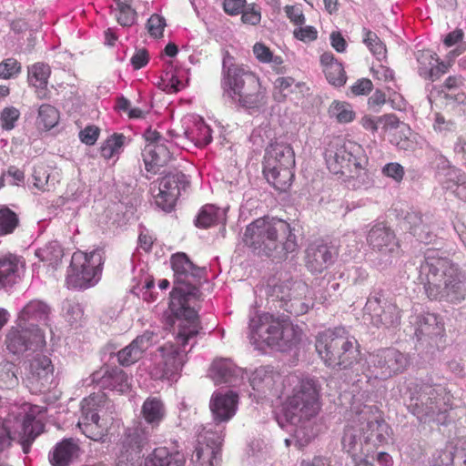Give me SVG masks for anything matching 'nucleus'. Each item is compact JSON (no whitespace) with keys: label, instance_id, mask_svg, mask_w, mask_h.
<instances>
[{"label":"nucleus","instance_id":"52","mask_svg":"<svg viewBox=\"0 0 466 466\" xmlns=\"http://www.w3.org/2000/svg\"><path fill=\"white\" fill-rule=\"evenodd\" d=\"M19 219L15 212L0 205V236L12 234L17 228Z\"/></svg>","mask_w":466,"mask_h":466},{"label":"nucleus","instance_id":"36","mask_svg":"<svg viewBox=\"0 0 466 466\" xmlns=\"http://www.w3.org/2000/svg\"><path fill=\"white\" fill-rule=\"evenodd\" d=\"M33 186L39 191H51L56 183L60 181V172L52 167L45 164H38L34 167L32 174Z\"/></svg>","mask_w":466,"mask_h":466},{"label":"nucleus","instance_id":"48","mask_svg":"<svg viewBox=\"0 0 466 466\" xmlns=\"http://www.w3.org/2000/svg\"><path fill=\"white\" fill-rule=\"evenodd\" d=\"M419 63V75L425 79H434V63L438 62V57L431 51H420L417 56Z\"/></svg>","mask_w":466,"mask_h":466},{"label":"nucleus","instance_id":"15","mask_svg":"<svg viewBox=\"0 0 466 466\" xmlns=\"http://www.w3.org/2000/svg\"><path fill=\"white\" fill-rule=\"evenodd\" d=\"M238 395L234 391H215L209 401L213 421L205 426H200L199 430L205 431L207 433L215 434V441L224 440L225 424L235 416L238 410Z\"/></svg>","mask_w":466,"mask_h":466},{"label":"nucleus","instance_id":"4","mask_svg":"<svg viewBox=\"0 0 466 466\" xmlns=\"http://www.w3.org/2000/svg\"><path fill=\"white\" fill-rule=\"evenodd\" d=\"M391 430L376 406L358 403L354 400L343 432L342 449L354 461L368 458L374 448L387 442Z\"/></svg>","mask_w":466,"mask_h":466},{"label":"nucleus","instance_id":"51","mask_svg":"<svg viewBox=\"0 0 466 466\" xmlns=\"http://www.w3.org/2000/svg\"><path fill=\"white\" fill-rule=\"evenodd\" d=\"M363 42L372 53V55L379 60L381 61L386 57V46L378 37L376 33L364 28L363 29Z\"/></svg>","mask_w":466,"mask_h":466},{"label":"nucleus","instance_id":"59","mask_svg":"<svg viewBox=\"0 0 466 466\" xmlns=\"http://www.w3.org/2000/svg\"><path fill=\"white\" fill-rule=\"evenodd\" d=\"M20 112L15 106L5 107L0 113L1 127L5 130H12L19 119Z\"/></svg>","mask_w":466,"mask_h":466},{"label":"nucleus","instance_id":"19","mask_svg":"<svg viewBox=\"0 0 466 466\" xmlns=\"http://www.w3.org/2000/svg\"><path fill=\"white\" fill-rule=\"evenodd\" d=\"M25 383L30 391L35 394L47 392L56 387L54 365L49 357L36 353L28 360Z\"/></svg>","mask_w":466,"mask_h":466},{"label":"nucleus","instance_id":"6","mask_svg":"<svg viewBox=\"0 0 466 466\" xmlns=\"http://www.w3.org/2000/svg\"><path fill=\"white\" fill-rule=\"evenodd\" d=\"M328 169L340 177L354 188L369 187L372 184L367 169L369 158L361 145L342 137L332 139L325 149Z\"/></svg>","mask_w":466,"mask_h":466},{"label":"nucleus","instance_id":"10","mask_svg":"<svg viewBox=\"0 0 466 466\" xmlns=\"http://www.w3.org/2000/svg\"><path fill=\"white\" fill-rule=\"evenodd\" d=\"M248 339L256 349L270 347L281 351L297 346L302 331L287 319L275 318L269 313L258 314L249 320Z\"/></svg>","mask_w":466,"mask_h":466},{"label":"nucleus","instance_id":"55","mask_svg":"<svg viewBox=\"0 0 466 466\" xmlns=\"http://www.w3.org/2000/svg\"><path fill=\"white\" fill-rule=\"evenodd\" d=\"M17 368L11 361H2L0 363V381L6 388L15 387L18 383L16 376Z\"/></svg>","mask_w":466,"mask_h":466},{"label":"nucleus","instance_id":"64","mask_svg":"<svg viewBox=\"0 0 466 466\" xmlns=\"http://www.w3.org/2000/svg\"><path fill=\"white\" fill-rule=\"evenodd\" d=\"M378 132L387 133L396 129L400 126V121L395 115L387 114L378 116Z\"/></svg>","mask_w":466,"mask_h":466},{"label":"nucleus","instance_id":"1","mask_svg":"<svg viewBox=\"0 0 466 466\" xmlns=\"http://www.w3.org/2000/svg\"><path fill=\"white\" fill-rule=\"evenodd\" d=\"M358 340L343 327L319 332L316 350L329 367H339L347 372L349 382L385 380L402 372L408 366L407 357L393 348L381 349L369 354L365 362L360 359Z\"/></svg>","mask_w":466,"mask_h":466},{"label":"nucleus","instance_id":"56","mask_svg":"<svg viewBox=\"0 0 466 466\" xmlns=\"http://www.w3.org/2000/svg\"><path fill=\"white\" fill-rule=\"evenodd\" d=\"M115 16L122 26H131L136 21V11L131 7V4L118 5L113 9Z\"/></svg>","mask_w":466,"mask_h":466},{"label":"nucleus","instance_id":"18","mask_svg":"<svg viewBox=\"0 0 466 466\" xmlns=\"http://www.w3.org/2000/svg\"><path fill=\"white\" fill-rule=\"evenodd\" d=\"M144 138L146 145L142 150V159L147 172L154 175L171 159L173 143L152 129L144 133Z\"/></svg>","mask_w":466,"mask_h":466},{"label":"nucleus","instance_id":"29","mask_svg":"<svg viewBox=\"0 0 466 466\" xmlns=\"http://www.w3.org/2000/svg\"><path fill=\"white\" fill-rule=\"evenodd\" d=\"M245 371L237 367L230 360L219 359L213 361L209 376L216 384L238 386L244 379Z\"/></svg>","mask_w":466,"mask_h":466},{"label":"nucleus","instance_id":"44","mask_svg":"<svg viewBox=\"0 0 466 466\" xmlns=\"http://www.w3.org/2000/svg\"><path fill=\"white\" fill-rule=\"evenodd\" d=\"M133 280L135 285L132 288V292L137 295H142L143 299L147 301L155 300L151 289L155 287L152 276L148 275L143 267L134 268Z\"/></svg>","mask_w":466,"mask_h":466},{"label":"nucleus","instance_id":"34","mask_svg":"<svg viewBox=\"0 0 466 466\" xmlns=\"http://www.w3.org/2000/svg\"><path fill=\"white\" fill-rule=\"evenodd\" d=\"M171 265L177 283H189V278H200L205 271V268H196L184 253L173 255Z\"/></svg>","mask_w":466,"mask_h":466},{"label":"nucleus","instance_id":"50","mask_svg":"<svg viewBox=\"0 0 466 466\" xmlns=\"http://www.w3.org/2000/svg\"><path fill=\"white\" fill-rule=\"evenodd\" d=\"M455 446L449 442L443 449L436 450L431 455L430 466H455Z\"/></svg>","mask_w":466,"mask_h":466},{"label":"nucleus","instance_id":"57","mask_svg":"<svg viewBox=\"0 0 466 466\" xmlns=\"http://www.w3.org/2000/svg\"><path fill=\"white\" fill-rule=\"evenodd\" d=\"M432 127L435 132L447 136L455 132L456 123L451 119H446L441 113H434Z\"/></svg>","mask_w":466,"mask_h":466},{"label":"nucleus","instance_id":"17","mask_svg":"<svg viewBox=\"0 0 466 466\" xmlns=\"http://www.w3.org/2000/svg\"><path fill=\"white\" fill-rule=\"evenodd\" d=\"M370 248L378 254L385 265L390 264L400 254V242L394 230L384 221L374 222L366 237Z\"/></svg>","mask_w":466,"mask_h":466},{"label":"nucleus","instance_id":"21","mask_svg":"<svg viewBox=\"0 0 466 466\" xmlns=\"http://www.w3.org/2000/svg\"><path fill=\"white\" fill-rule=\"evenodd\" d=\"M380 290L372 291L364 307V314L369 315L376 327H395L400 322V310L396 304L382 299Z\"/></svg>","mask_w":466,"mask_h":466},{"label":"nucleus","instance_id":"49","mask_svg":"<svg viewBox=\"0 0 466 466\" xmlns=\"http://www.w3.org/2000/svg\"><path fill=\"white\" fill-rule=\"evenodd\" d=\"M59 118V112L55 106L43 104L38 109L36 122L39 127L50 130L58 124Z\"/></svg>","mask_w":466,"mask_h":466},{"label":"nucleus","instance_id":"58","mask_svg":"<svg viewBox=\"0 0 466 466\" xmlns=\"http://www.w3.org/2000/svg\"><path fill=\"white\" fill-rule=\"evenodd\" d=\"M373 77L387 86H397L393 71L381 64L374 65L371 67Z\"/></svg>","mask_w":466,"mask_h":466},{"label":"nucleus","instance_id":"40","mask_svg":"<svg viewBox=\"0 0 466 466\" xmlns=\"http://www.w3.org/2000/svg\"><path fill=\"white\" fill-rule=\"evenodd\" d=\"M141 413L148 425L157 428L166 417L164 402L158 397H148L142 405Z\"/></svg>","mask_w":466,"mask_h":466},{"label":"nucleus","instance_id":"45","mask_svg":"<svg viewBox=\"0 0 466 466\" xmlns=\"http://www.w3.org/2000/svg\"><path fill=\"white\" fill-rule=\"evenodd\" d=\"M275 96L278 99H284L293 93L304 94L307 89L305 83L296 81L291 76H279L273 82Z\"/></svg>","mask_w":466,"mask_h":466},{"label":"nucleus","instance_id":"22","mask_svg":"<svg viewBox=\"0 0 466 466\" xmlns=\"http://www.w3.org/2000/svg\"><path fill=\"white\" fill-rule=\"evenodd\" d=\"M189 186L187 176L181 172L169 173L158 179V192L155 194V202L157 207L170 212L179 198L181 191Z\"/></svg>","mask_w":466,"mask_h":466},{"label":"nucleus","instance_id":"63","mask_svg":"<svg viewBox=\"0 0 466 466\" xmlns=\"http://www.w3.org/2000/svg\"><path fill=\"white\" fill-rule=\"evenodd\" d=\"M293 36L304 43H309L318 38V31L312 25H299L294 29Z\"/></svg>","mask_w":466,"mask_h":466},{"label":"nucleus","instance_id":"53","mask_svg":"<svg viewBox=\"0 0 466 466\" xmlns=\"http://www.w3.org/2000/svg\"><path fill=\"white\" fill-rule=\"evenodd\" d=\"M331 116H335L339 123H349L354 118L355 113L352 106L346 102L334 101L329 108Z\"/></svg>","mask_w":466,"mask_h":466},{"label":"nucleus","instance_id":"37","mask_svg":"<svg viewBox=\"0 0 466 466\" xmlns=\"http://www.w3.org/2000/svg\"><path fill=\"white\" fill-rule=\"evenodd\" d=\"M441 164L446 167V168H443L444 173L440 174V176H442L441 177L442 187L453 192H455V188L461 187L465 192L461 198H466V175L460 168L451 166L449 160L443 156H441Z\"/></svg>","mask_w":466,"mask_h":466},{"label":"nucleus","instance_id":"30","mask_svg":"<svg viewBox=\"0 0 466 466\" xmlns=\"http://www.w3.org/2000/svg\"><path fill=\"white\" fill-rule=\"evenodd\" d=\"M155 342L152 331H146L137 336L130 344L117 352V360L122 366H130L137 362L144 351Z\"/></svg>","mask_w":466,"mask_h":466},{"label":"nucleus","instance_id":"33","mask_svg":"<svg viewBox=\"0 0 466 466\" xmlns=\"http://www.w3.org/2000/svg\"><path fill=\"white\" fill-rule=\"evenodd\" d=\"M78 452L79 446L74 439H64L50 451L49 461L52 466H69Z\"/></svg>","mask_w":466,"mask_h":466},{"label":"nucleus","instance_id":"39","mask_svg":"<svg viewBox=\"0 0 466 466\" xmlns=\"http://www.w3.org/2000/svg\"><path fill=\"white\" fill-rule=\"evenodd\" d=\"M405 223L409 225L408 229L418 241L430 244L433 242L436 235L431 230V227L426 223L423 216L419 213H409L405 217Z\"/></svg>","mask_w":466,"mask_h":466},{"label":"nucleus","instance_id":"28","mask_svg":"<svg viewBox=\"0 0 466 466\" xmlns=\"http://www.w3.org/2000/svg\"><path fill=\"white\" fill-rule=\"evenodd\" d=\"M92 381L98 384L103 390L126 393L130 390V378L119 368L106 367L105 370L95 372Z\"/></svg>","mask_w":466,"mask_h":466},{"label":"nucleus","instance_id":"26","mask_svg":"<svg viewBox=\"0 0 466 466\" xmlns=\"http://www.w3.org/2000/svg\"><path fill=\"white\" fill-rule=\"evenodd\" d=\"M51 308L46 302L33 299L20 310L16 321L28 328L48 326L51 319Z\"/></svg>","mask_w":466,"mask_h":466},{"label":"nucleus","instance_id":"46","mask_svg":"<svg viewBox=\"0 0 466 466\" xmlns=\"http://www.w3.org/2000/svg\"><path fill=\"white\" fill-rule=\"evenodd\" d=\"M50 73L49 66L40 62L34 64L28 68V83L39 90L38 96L40 97V92L46 87Z\"/></svg>","mask_w":466,"mask_h":466},{"label":"nucleus","instance_id":"14","mask_svg":"<svg viewBox=\"0 0 466 466\" xmlns=\"http://www.w3.org/2000/svg\"><path fill=\"white\" fill-rule=\"evenodd\" d=\"M105 262V251L97 248L88 252L73 253L66 283L71 289H86L101 279Z\"/></svg>","mask_w":466,"mask_h":466},{"label":"nucleus","instance_id":"41","mask_svg":"<svg viewBox=\"0 0 466 466\" xmlns=\"http://www.w3.org/2000/svg\"><path fill=\"white\" fill-rule=\"evenodd\" d=\"M225 222L226 210L213 204H207L199 210L195 224L198 228H208Z\"/></svg>","mask_w":466,"mask_h":466},{"label":"nucleus","instance_id":"38","mask_svg":"<svg viewBox=\"0 0 466 466\" xmlns=\"http://www.w3.org/2000/svg\"><path fill=\"white\" fill-rule=\"evenodd\" d=\"M320 64L328 81L336 86H343L347 81L344 67L330 52L323 53L320 56Z\"/></svg>","mask_w":466,"mask_h":466},{"label":"nucleus","instance_id":"12","mask_svg":"<svg viewBox=\"0 0 466 466\" xmlns=\"http://www.w3.org/2000/svg\"><path fill=\"white\" fill-rule=\"evenodd\" d=\"M112 407L106 394L100 391L83 399L81 415L77 422L80 431L94 441L104 442L112 420Z\"/></svg>","mask_w":466,"mask_h":466},{"label":"nucleus","instance_id":"8","mask_svg":"<svg viewBox=\"0 0 466 466\" xmlns=\"http://www.w3.org/2000/svg\"><path fill=\"white\" fill-rule=\"evenodd\" d=\"M243 241L258 254L268 257L282 258L298 247L290 225L275 218H260L253 221L247 227Z\"/></svg>","mask_w":466,"mask_h":466},{"label":"nucleus","instance_id":"42","mask_svg":"<svg viewBox=\"0 0 466 466\" xmlns=\"http://www.w3.org/2000/svg\"><path fill=\"white\" fill-rule=\"evenodd\" d=\"M253 54L256 59L262 64H269L273 71L277 74H285L286 67L283 66L284 60L282 56H276L270 50L268 46H267L262 42H258L253 46Z\"/></svg>","mask_w":466,"mask_h":466},{"label":"nucleus","instance_id":"13","mask_svg":"<svg viewBox=\"0 0 466 466\" xmlns=\"http://www.w3.org/2000/svg\"><path fill=\"white\" fill-rule=\"evenodd\" d=\"M294 167L292 147L287 143L270 142L265 150L263 174L276 190L283 192L289 188L294 177Z\"/></svg>","mask_w":466,"mask_h":466},{"label":"nucleus","instance_id":"35","mask_svg":"<svg viewBox=\"0 0 466 466\" xmlns=\"http://www.w3.org/2000/svg\"><path fill=\"white\" fill-rule=\"evenodd\" d=\"M415 335L419 339L423 336H440L444 331L442 318L435 313L424 312L416 317Z\"/></svg>","mask_w":466,"mask_h":466},{"label":"nucleus","instance_id":"9","mask_svg":"<svg viewBox=\"0 0 466 466\" xmlns=\"http://www.w3.org/2000/svg\"><path fill=\"white\" fill-rule=\"evenodd\" d=\"M406 405L420 422L446 425L451 409V395L446 389L421 381H410L407 386Z\"/></svg>","mask_w":466,"mask_h":466},{"label":"nucleus","instance_id":"32","mask_svg":"<svg viewBox=\"0 0 466 466\" xmlns=\"http://www.w3.org/2000/svg\"><path fill=\"white\" fill-rule=\"evenodd\" d=\"M44 424L40 420H36L31 413L24 416L21 431L18 433V441L22 447L23 452L27 454L35 440L43 432Z\"/></svg>","mask_w":466,"mask_h":466},{"label":"nucleus","instance_id":"31","mask_svg":"<svg viewBox=\"0 0 466 466\" xmlns=\"http://www.w3.org/2000/svg\"><path fill=\"white\" fill-rule=\"evenodd\" d=\"M24 261L14 254L0 257V286L7 287L16 283L21 278Z\"/></svg>","mask_w":466,"mask_h":466},{"label":"nucleus","instance_id":"43","mask_svg":"<svg viewBox=\"0 0 466 466\" xmlns=\"http://www.w3.org/2000/svg\"><path fill=\"white\" fill-rule=\"evenodd\" d=\"M127 144V137L119 133L109 136L101 145L100 154L106 160L113 159L116 162Z\"/></svg>","mask_w":466,"mask_h":466},{"label":"nucleus","instance_id":"23","mask_svg":"<svg viewBox=\"0 0 466 466\" xmlns=\"http://www.w3.org/2000/svg\"><path fill=\"white\" fill-rule=\"evenodd\" d=\"M216 435L198 429V438L190 459L191 466H216L224 440L215 441Z\"/></svg>","mask_w":466,"mask_h":466},{"label":"nucleus","instance_id":"24","mask_svg":"<svg viewBox=\"0 0 466 466\" xmlns=\"http://www.w3.org/2000/svg\"><path fill=\"white\" fill-rule=\"evenodd\" d=\"M183 123L184 133L183 136L176 137V145L185 147L187 143H189L197 147H203L212 141L211 128L199 116H187Z\"/></svg>","mask_w":466,"mask_h":466},{"label":"nucleus","instance_id":"47","mask_svg":"<svg viewBox=\"0 0 466 466\" xmlns=\"http://www.w3.org/2000/svg\"><path fill=\"white\" fill-rule=\"evenodd\" d=\"M63 255V249L57 241H51L35 250V256L52 268L56 267L61 262Z\"/></svg>","mask_w":466,"mask_h":466},{"label":"nucleus","instance_id":"60","mask_svg":"<svg viewBox=\"0 0 466 466\" xmlns=\"http://www.w3.org/2000/svg\"><path fill=\"white\" fill-rule=\"evenodd\" d=\"M21 71V64L15 58H6L0 63V78L9 79L16 76Z\"/></svg>","mask_w":466,"mask_h":466},{"label":"nucleus","instance_id":"62","mask_svg":"<svg viewBox=\"0 0 466 466\" xmlns=\"http://www.w3.org/2000/svg\"><path fill=\"white\" fill-rule=\"evenodd\" d=\"M12 441L11 421L0 418V454L11 447Z\"/></svg>","mask_w":466,"mask_h":466},{"label":"nucleus","instance_id":"25","mask_svg":"<svg viewBox=\"0 0 466 466\" xmlns=\"http://www.w3.org/2000/svg\"><path fill=\"white\" fill-rule=\"evenodd\" d=\"M337 256L335 247L323 240H316L306 249V266L314 274L321 273L335 262Z\"/></svg>","mask_w":466,"mask_h":466},{"label":"nucleus","instance_id":"61","mask_svg":"<svg viewBox=\"0 0 466 466\" xmlns=\"http://www.w3.org/2000/svg\"><path fill=\"white\" fill-rule=\"evenodd\" d=\"M166 25V19L158 14L152 15L147 23L149 35L156 38L163 35Z\"/></svg>","mask_w":466,"mask_h":466},{"label":"nucleus","instance_id":"3","mask_svg":"<svg viewBox=\"0 0 466 466\" xmlns=\"http://www.w3.org/2000/svg\"><path fill=\"white\" fill-rule=\"evenodd\" d=\"M187 298L188 292L178 286L170 293L169 309L178 319L175 337L177 345L166 343L158 348L151 371L157 379L177 380L186 361V346L190 345L191 349L197 343L201 328L196 310L188 306Z\"/></svg>","mask_w":466,"mask_h":466},{"label":"nucleus","instance_id":"2","mask_svg":"<svg viewBox=\"0 0 466 466\" xmlns=\"http://www.w3.org/2000/svg\"><path fill=\"white\" fill-rule=\"evenodd\" d=\"M279 399L283 400L280 412L276 416L278 424L281 428H290L298 445H308L315 436L311 419L320 409L317 380L296 373L289 374L283 380Z\"/></svg>","mask_w":466,"mask_h":466},{"label":"nucleus","instance_id":"54","mask_svg":"<svg viewBox=\"0 0 466 466\" xmlns=\"http://www.w3.org/2000/svg\"><path fill=\"white\" fill-rule=\"evenodd\" d=\"M62 310L64 318L71 325L78 323L84 315L81 305L71 299H66L63 302Z\"/></svg>","mask_w":466,"mask_h":466},{"label":"nucleus","instance_id":"16","mask_svg":"<svg viewBox=\"0 0 466 466\" xmlns=\"http://www.w3.org/2000/svg\"><path fill=\"white\" fill-rule=\"evenodd\" d=\"M46 344L45 332L41 328H28L17 321L8 329L5 339L7 351L16 356L26 351L42 350Z\"/></svg>","mask_w":466,"mask_h":466},{"label":"nucleus","instance_id":"7","mask_svg":"<svg viewBox=\"0 0 466 466\" xmlns=\"http://www.w3.org/2000/svg\"><path fill=\"white\" fill-rule=\"evenodd\" d=\"M435 253L429 250L421 266L427 275L424 288L428 298L461 302L466 297V273L458 264L446 258L435 257Z\"/></svg>","mask_w":466,"mask_h":466},{"label":"nucleus","instance_id":"20","mask_svg":"<svg viewBox=\"0 0 466 466\" xmlns=\"http://www.w3.org/2000/svg\"><path fill=\"white\" fill-rule=\"evenodd\" d=\"M253 397L257 401L280 398L284 378L270 366L257 368L248 377Z\"/></svg>","mask_w":466,"mask_h":466},{"label":"nucleus","instance_id":"5","mask_svg":"<svg viewBox=\"0 0 466 466\" xmlns=\"http://www.w3.org/2000/svg\"><path fill=\"white\" fill-rule=\"evenodd\" d=\"M149 441L150 433L141 424L127 428L117 444L116 466H185L184 453L167 447L155 448L142 460L141 453Z\"/></svg>","mask_w":466,"mask_h":466},{"label":"nucleus","instance_id":"27","mask_svg":"<svg viewBox=\"0 0 466 466\" xmlns=\"http://www.w3.org/2000/svg\"><path fill=\"white\" fill-rule=\"evenodd\" d=\"M289 292L281 296V299L286 301V310L293 315H302L313 306L311 300H307L306 297L309 293V286L301 281L296 280L289 285Z\"/></svg>","mask_w":466,"mask_h":466},{"label":"nucleus","instance_id":"11","mask_svg":"<svg viewBox=\"0 0 466 466\" xmlns=\"http://www.w3.org/2000/svg\"><path fill=\"white\" fill-rule=\"evenodd\" d=\"M231 58L223 59L221 87L223 96L231 103L242 107L252 108L258 105L260 95L248 91L256 88L258 79L243 66L229 63Z\"/></svg>","mask_w":466,"mask_h":466}]
</instances>
